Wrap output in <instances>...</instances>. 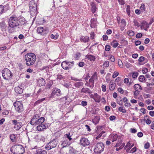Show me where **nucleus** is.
Segmentation results:
<instances>
[{"mask_svg":"<svg viewBox=\"0 0 154 154\" xmlns=\"http://www.w3.org/2000/svg\"><path fill=\"white\" fill-rule=\"evenodd\" d=\"M23 21H21L20 18L17 17L12 16L10 17L8 19V31L9 32L12 33L11 28L15 29L16 27H19L23 24Z\"/></svg>","mask_w":154,"mask_h":154,"instance_id":"f257e3e1","label":"nucleus"},{"mask_svg":"<svg viewBox=\"0 0 154 154\" xmlns=\"http://www.w3.org/2000/svg\"><path fill=\"white\" fill-rule=\"evenodd\" d=\"M24 59L26 65L28 66H30L34 64L36 60V57L34 53H29L25 55Z\"/></svg>","mask_w":154,"mask_h":154,"instance_id":"f03ea898","label":"nucleus"},{"mask_svg":"<svg viewBox=\"0 0 154 154\" xmlns=\"http://www.w3.org/2000/svg\"><path fill=\"white\" fill-rule=\"evenodd\" d=\"M11 151L15 154H23L25 152V149L21 145H15L12 146Z\"/></svg>","mask_w":154,"mask_h":154,"instance_id":"7ed1b4c3","label":"nucleus"},{"mask_svg":"<svg viewBox=\"0 0 154 154\" xmlns=\"http://www.w3.org/2000/svg\"><path fill=\"white\" fill-rule=\"evenodd\" d=\"M2 76L4 79L8 80L12 76V74L10 70L7 68H5L2 71Z\"/></svg>","mask_w":154,"mask_h":154,"instance_id":"20e7f679","label":"nucleus"},{"mask_svg":"<svg viewBox=\"0 0 154 154\" xmlns=\"http://www.w3.org/2000/svg\"><path fill=\"white\" fill-rule=\"evenodd\" d=\"M104 148V145L102 143H97L95 146L94 151L96 153H100L103 151Z\"/></svg>","mask_w":154,"mask_h":154,"instance_id":"39448f33","label":"nucleus"},{"mask_svg":"<svg viewBox=\"0 0 154 154\" xmlns=\"http://www.w3.org/2000/svg\"><path fill=\"white\" fill-rule=\"evenodd\" d=\"M74 63L73 61L69 62L66 60L63 61L61 63V65L63 69L69 70L73 66Z\"/></svg>","mask_w":154,"mask_h":154,"instance_id":"423d86ee","label":"nucleus"},{"mask_svg":"<svg viewBox=\"0 0 154 154\" xmlns=\"http://www.w3.org/2000/svg\"><path fill=\"white\" fill-rule=\"evenodd\" d=\"M15 110L18 112H21L23 110V107L21 102L16 101L14 103Z\"/></svg>","mask_w":154,"mask_h":154,"instance_id":"0eeeda50","label":"nucleus"},{"mask_svg":"<svg viewBox=\"0 0 154 154\" xmlns=\"http://www.w3.org/2000/svg\"><path fill=\"white\" fill-rule=\"evenodd\" d=\"M29 9L30 13L33 14L36 12V4L35 1H31L29 4Z\"/></svg>","mask_w":154,"mask_h":154,"instance_id":"6e6552de","label":"nucleus"},{"mask_svg":"<svg viewBox=\"0 0 154 154\" xmlns=\"http://www.w3.org/2000/svg\"><path fill=\"white\" fill-rule=\"evenodd\" d=\"M57 144V142L55 140H52L47 145L45 149L47 150H50L53 148L55 147Z\"/></svg>","mask_w":154,"mask_h":154,"instance_id":"1a4fd4ad","label":"nucleus"},{"mask_svg":"<svg viewBox=\"0 0 154 154\" xmlns=\"http://www.w3.org/2000/svg\"><path fill=\"white\" fill-rule=\"evenodd\" d=\"M81 145L84 146L89 145L90 143V141L88 138L85 137H82L80 140Z\"/></svg>","mask_w":154,"mask_h":154,"instance_id":"9d476101","label":"nucleus"},{"mask_svg":"<svg viewBox=\"0 0 154 154\" xmlns=\"http://www.w3.org/2000/svg\"><path fill=\"white\" fill-rule=\"evenodd\" d=\"M40 117L38 115H35L33 116L30 121V123L32 125H37L38 118Z\"/></svg>","mask_w":154,"mask_h":154,"instance_id":"9b49d317","label":"nucleus"},{"mask_svg":"<svg viewBox=\"0 0 154 154\" xmlns=\"http://www.w3.org/2000/svg\"><path fill=\"white\" fill-rule=\"evenodd\" d=\"M61 91L60 89L55 88L52 90L51 95L53 96L56 95L57 96H60L61 95Z\"/></svg>","mask_w":154,"mask_h":154,"instance_id":"f8f14e48","label":"nucleus"},{"mask_svg":"<svg viewBox=\"0 0 154 154\" xmlns=\"http://www.w3.org/2000/svg\"><path fill=\"white\" fill-rule=\"evenodd\" d=\"M65 154H74V149L71 147H69L65 149L64 150Z\"/></svg>","mask_w":154,"mask_h":154,"instance_id":"ddd939ff","label":"nucleus"},{"mask_svg":"<svg viewBox=\"0 0 154 154\" xmlns=\"http://www.w3.org/2000/svg\"><path fill=\"white\" fill-rule=\"evenodd\" d=\"M23 90V86H17L16 87L14 88V91L17 94H22Z\"/></svg>","mask_w":154,"mask_h":154,"instance_id":"4468645a","label":"nucleus"},{"mask_svg":"<svg viewBox=\"0 0 154 154\" xmlns=\"http://www.w3.org/2000/svg\"><path fill=\"white\" fill-rule=\"evenodd\" d=\"M1 29L3 32H6L7 29L8 30V26L5 23H2L0 24Z\"/></svg>","mask_w":154,"mask_h":154,"instance_id":"2eb2a0df","label":"nucleus"},{"mask_svg":"<svg viewBox=\"0 0 154 154\" xmlns=\"http://www.w3.org/2000/svg\"><path fill=\"white\" fill-rule=\"evenodd\" d=\"M45 80L43 78L38 79L37 81V85L39 86L45 85Z\"/></svg>","mask_w":154,"mask_h":154,"instance_id":"dca6fc26","label":"nucleus"},{"mask_svg":"<svg viewBox=\"0 0 154 154\" xmlns=\"http://www.w3.org/2000/svg\"><path fill=\"white\" fill-rule=\"evenodd\" d=\"M149 24H148V23L146 22H145L144 23L142 24L140 27L141 29H143L146 31H147L148 30V28H149Z\"/></svg>","mask_w":154,"mask_h":154,"instance_id":"f3484780","label":"nucleus"},{"mask_svg":"<svg viewBox=\"0 0 154 154\" xmlns=\"http://www.w3.org/2000/svg\"><path fill=\"white\" fill-rule=\"evenodd\" d=\"M89 40V37L88 36H82L80 38L81 42H88Z\"/></svg>","mask_w":154,"mask_h":154,"instance_id":"a211bd4d","label":"nucleus"},{"mask_svg":"<svg viewBox=\"0 0 154 154\" xmlns=\"http://www.w3.org/2000/svg\"><path fill=\"white\" fill-rule=\"evenodd\" d=\"M81 92H83L85 93H87L89 94H91L92 93V92L90 89L87 88H83L81 91Z\"/></svg>","mask_w":154,"mask_h":154,"instance_id":"6ab92c4d","label":"nucleus"},{"mask_svg":"<svg viewBox=\"0 0 154 154\" xmlns=\"http://www.w3.org/2000/svg\"><path fill=\"white\" fill-rule=\"evenodd\" d=\"M97 78V73H96V72H94V74L92 76L91 78L89 80V81L90 82L93 84L94 83V80L95 79H96Z\"/></svg>","mask_w":154,"mask_h":154,"instance_id":"aec40b11","label":"nucleus"},{"mask_svg":"<svg viewBox=\"0 0 154 154\" xmlns=\"http://www.w3.org/2000/svg\"><path fill=\"white\" fill-rule=\"evenodd\" d=\"M38 33L41 35H44V28L42 27H39L37 28Z\"/></svg>","mask_w":154,"mask_h":154,"instance_id":"412c9836","label":"nucleus"},{"mask_svg":"<svg viewBox=\"0 0 154 154\" xmlns=\"http://www.w3.org/2000/svg\"><path fill=\"white\" fill-rule=\"evenodd\" d=\"M22 126V123L20 122H18V123H17L15 126H14V128L16 130H19Z\"/></svg>","mask_w":154,"mask_h":154,"instance_id":"4be33fe9","label":"nucleus"},{"mask_svg":"<svg viewBox=\"0 0 154 154\" xmlns=\"http://www.w3.org/2000/svg\"><path fill=\"white\" fill-rule=\"evenodd\" d=\"M86 57L91 61H94L95 60V59L96 58L95 56L91 54H88L86 55Z\"/></svg>","mask_w":154,"mask_h":154,"instance_id":"5701e85b","label":"nucleus"},{"mask_svg":"<svg viewBox=\"0 0 154 154\" xmlns=\"http://www.w3.org/2000/svg\"><path fill=\"white\" fill-rule=\"evenodd\" d=\"M45 119L44 117L38 118L37 125H41L44 122Z\"/></svg>","mask_w":154,"mask_h":154,"instance_id":"b1692460","label":"nucleus"},{"mask_svg":"<svg viewBox=\"0 0 154 154\" xmlns=\"http://www.w3.org/2000/svg\"><path fill=\"white\" fill-rule=\"evenodd\" d=\"M134 89L137 91H140L142 90L140 85L138 84H135L134 86Z\"/></svg>","mask_w":154,"mask_h":154,"instance_id":"393cba45","label":"nucleus"},{"mask_svg":"<svg viewBox=\"0 0 154 154\" xmlns=\"http://www.w3.org/2000/svg\"><path fill=\"white\" fill-rule=\"evenodd\" d=\"M35 154H47V152L45 150H42V149L37 150Z\"/></svg>","mask_w":154,"mask_h":154,"instance_id":"a878e982","label":"nucleus"},{"mask_svg":"<svg viewBox=\"0 0 154 154\" xmlns=\"http://www.w3.org/2000/svg\"><path fill=\"white\" fill-rule=\"evenodd\" d=\"M69 145V143L68 141L67 140H65L63 141L61 145L63 147H64L66 146Z\"/></svg>","mask_w":154,"mask_h":154,"instance_id":"bb28decb","label":"nucleus"},{"mask_svg":"<svg viewBox=\"0 0 154 154\" xmlns=\"http://www.w3.org/2000/svg\"><path fill=\"white\" fill-rule=\"evenodd\" d=\"M83 85V83L82 82H78L75 83L74 84V86L77 87L79 88L80 86H82Z\"/></svg>","mask_w":154,"mask_h":154,"instance_id":"cd10ccee","label":"nucleus"},{"mask_svg":"<svg viewBox=\"0 0 154 154\" xmlns=\"http://www.w3.org/2000/svg\"><path fill=\"white\" fill-rule=\"evenodd\" d=\"M147 59L141 56L139 59L138 61L139 62L141 63L143 61H147Z\"/></svg>","mask_w":154,"mask_h":154,"instance_id":"c85d7f7f","label":"nucleus"},{"mask_svg":"<svg viewBox=\"0 0 154 154\" xmlns=\"http://www.w3.org/2000/svg\"><path fill=\"white\" fill-rule=\"evenodd\" d=\"M116 41H114L111 43V45L114 48H116L118 46L119 44L118 42H116Z\"/></svg>","mask_w":154,"mask_h":154,"instance_id":"c756f323","label":"nucleus"},{"mask_svg":"<svg viewBox=\"0 0 154 154\" xmlns=\"http://www.w3.org/2000/svg\"><path fill=\"white\" fill-rule=\"evenodd\" d=\"M101 96H96L94 99L95 101L97 103H99L100 101Z\"/></svg>","mask_w":154,"mask_h":154,"instance_id":"7c9ffc66","label":"nucleus"},{"mask_svg":"<svg viewBox=\"0 0 154 154\" xmlns=\"http://www.w3.org/2000/svg\"><path fill=\"white\" fill-rule=\"evenodd\" d=\"M15 136L14 134H12L10 135V139L13 142L15 141Z\"/></svg>","mask_w":154,"mask_h":154,"instance_id":"2f4dec72","label":"nucleus"},{"mask_svg":"<svg viewBox=\"0 0 154 154\" xmlns=\"http://www.w3.org/2000/svg\"><path fill=\"white\" fill-rule=\"evenodd\" d=\"M71 135L69 133L65 134V137L68 138L69 141L72 140V139L71 137Z\"/></svg>","mask_w":154,"mask_h":154,"instance_id":"473e14b6","label":"nucleus"},{"mask_svg":"<svg viewBox=\"0 0 154 154\" xmlns=\"http://www.w3.org/2000/svg\"><path fill=\"white\" fill-rule=\"evenodd\" d=\"M96 7L94 4H93L92 5V8H91V11L93 13H94L96 10Z\"/></svg>","mask_w":154,"mask_h":154,"instance_id":"72a5a7b5","label":"nucleus"},{"mask_svg":"<svg viewBox=\"0 0 154 154\" xmlns=\"http://www.w3.org/2000/svg\"><path fill=\"white\" fill-rule=\"evenodd\" d=\"M81 56V54L79 52L76 53L74 55V57L76 60H78Z\"/></svg>","mask_w":154,"mask_h":154,"instance_id":"f704fd0d","label":"nucleus"},{"mask_svg":"<svg viewBox=\"0 0 154 154\" xmlns=\"http://www.w3.org/2000/svg\"><path fill=\"white\" fill-rule=\"evenodd\" d=\"M145 79V77L143 75H140L139 77V81L140 82H143Z\"/></svg>","mask_w":154,"mask_h":154,"instance_id":"c9c22d12","label":"nucleus"},{"mask_svg":"<svg viewBox=\"0 0 154 154\" xmlns=\"http://www.w3.org/2000/svg\"><path fill=\"white\" fill-rule=\"evenodd\" d=\"M145 5L144 4H141V6L140 7V9L142 12H143L145 11Z\"/></svg>","mask_w":154,"mask_h":154,"instance_id":"e433bc0d","label":"nucleus"},{"mask_svg":"<svg viewBox=\"0 0 154 154\" xmlns=\"http://www.w3.org/2000/svg\"><path fill=\"white\" fill-rule=\"evenodd\" d=\"M40 125L42 126V128L43 129V130L44 129H46L48 127V125L47 124H41Z\"/></svg>","mask_w":154,"mask_h":154,"instance_id":"4c0bfd02","label":"nucleus"},{"mask_svg":"<svg viewBox=\"0 0 154 154\" xmlns=\"http://www.w3.org/2000/svg\"><path fill=\"white\" fill-rule=\"evenodd\" d=\"M58 35L57 34H56L55 35H54L53 34H51V38H53L54 39H57V38H58Z\"/></svg>","mask_w":154,"mask_h":154,"instance_id":"58836bf2","label":"nucleus"},{"mask_svg":"<svg viewBox=\"0 0 154 154\" xmlns=\"http://www.w3.org/2000/svg\"><path fill=\"white\" fill-rule=\"evenodd\" d=\"M127 33L130 36H132L134 35V32L132 30H130L127 32Z\"/></svg>","mask_w":154,"mask_h":154,"instance_id":"ea45409f","label":"nucleus"},{"mask_svg":"<svg viewBox=\"0 0 154 154\" xmlns=\"http://www.w3.org/2000/svg\"><path fill=\"white\" fill-rule=\"evenodd\" d=\"M109 63L108 61H105L103 64V67H107L109 66Z\"/></svg>","mask_w":154,"mask_h":154,"instance_id":"a19ab883","label":"nucleus"},{"mask_svg":"<svg viewBox=\"0 0 154 154\" xmlns=\"http://www.w3.org/2000/svg\"><path fill=\"white\" fill-rule=\"evenodd\" d=\"M119 110L120 111L122 112L123 113H125L126 112V111L124 109H123L122 107H120L119 108Z\"/></svg>","mask_w":154,"mask_h":154,"instance_id":"79ce46f5","label":"nucleus"},{"mask_svg":"<svg viewBox=\"0 0 154 154\" xmlns=\"http://www.w3.org/2000/svg\"><path fill=\"white\" fill-rule=\"evenodd\" d=\"M126 11L128 15L130 16V8L129 5H127V6Z\"/></svg>","mask_w":154,"mask_h":154,"instance_id":"37998d69","label":"nucleus"},{"mask_svg":"<svg viewBox=\"0 0 154 154\" xmlns=\"http://www.w3.org/2000/svg\"><path fill=\"white\" fill-rule=\"evenodd\" d=\"M4 11V6L2 5H0V15L2 14Z\"/></svg>","mask_w":154,"mask_h":154,"instance_id":"c03bdc74","label":"nucleus"},{"mask_svg":"<svg viewBox=\"0 0 154 154\" xmlns=\"http://www.w3.org/2000/svg\"><path fill=\"white\" fill-rule=\"evenodd\" d=\"M118 136L116 134L113 135L112 137V141L114 142L116 141L117 139Z\"/></svg>","mask_w":154,"mask_h":154,"instance_id":"a18cd8bd","label":"nucleus"},{"mask_svg":"<svg viewBox=\"0 0 154 154\" xmlns=\"http://www.w3.org/2000/svg\"><path fill=\"white\" fill-rule=\"evenodd\" d=\"M37 129L38 131H43V129L42 128V126L40 125H38L37 127Z\"/></svg>","mask_w":154,"mask_h":154,"instance_id":"49530a36","label":"nucleus"},{"mask_svg":"<svg viewBox=\"0 0 154 154\" xmlns=\"http://www.w3.org/2000/svg\"><path fill=\"white\" fill-rule=\"evenodd\" d=\"M140 91H137L135 90L134 91V97L135 98H136V97L139 94V92Z\"/></svg>","mask_w":154,"mask_h":154,"instance_id":"de8ad7c7","label":"nucleus"},{"mask_svg":"<svg viewBox=\"0 0 154 154\" xmlns=\"http://www.w3.org/2000/svg\"><path fill=\"white\" fill-rule=\"evenodd\" d=\"M81 104L83 106H85L87 105V103L86 101H82L81 102Z\"/></svg>","mask_w":154,"mask_h":154,"instance_id":"09e8293b","label":"nucleus"},{"mask_svg":"<svg viewBox=\"0 0 154 154\" xmlns=\"http://www.w3.org/2000/svg\"><path fill=\"white\" fill-rule=\"evenodd\" d=\"M138 74L137 72H134L133 73L132 75V77L134 78H136L138 76Z\"/></svg>","mask_w":154,"mask_h":154,"instance_id":"8fccbe9b","label":"nucleus"},{"mask_svg":"<svg viewBox=\"0 0 154 154\" xmlns=\"http://www.w3.org/2000/svg\"><path fill=\"white\" fill-rule=\"evenodd\" d=\"M110 46L109 45H106L105 46V50L107 51H108L110 50Z\"/></svg>","mask_w":154,"mask_h":154,"instance_id":"3c124183","label":"nucleus"},{"mask_svg":"<svg viewBox=\"0 0 154 154\" xmlns=\"http://www.w3.org/2000/svg\"><path fill=\"white\" fill-rule=\"evenodd\" d=\"M101 88L103 92H105L106 91V87L105 85H102Z\"/></svg>","mask_w":154,"mask_h":154,"instance_id":"603ef678","label":"nucleus"},{"mask_svg":"<svg viewBox=\"0 0 154 154\" xmlns=\"http://www.w3.org/2000/svg\"><path fill=\"white\" fill-rule=\"evenodd\" d=\"M150 146V144L149 143L147 142L144 145V148L146 149H148Z\"/></svg>","mask_w":154,"mask_h":154,"instance_id":"864d4df0","label":"nucleus"},{"mask_svg":"<svg viewBox=\"0 0 154 154\" xmlns=\"http://www.w3.org/2000/svg\"><path fill=\"white\" fill-rule=\"evenodd\" d=\"M109 59L110 61L112 62H114L115 61V59L114 57L112 55H111L109 57Z\"/></svg>","mask_w":154,"mask_h":154,"instance_id":"5fc2aeb1","label":"nucleus"},{"mask_svg":"<svg viewBox=\"0 0 154 154\" xmlns=\"http://www.w3.org/2000/svg\"><path fill=\"white\" fill-rule=\"evenodd\" d=\"M142 72L143 74H146L148 72V69L146 68H143Z\"/></svg>","mask_w":154,"mask_h":154,"instance_id":"6e6d98bb","label":"nucleus"},{"mask_svg":"<svg viewBox=\"0 0 154 154\" xmlns=\"http://www.w3.org/2000/svg\"><path fill=\"white\" fill-rule=\"evenodd\" d=\"M118 75L119 73L118 72H115L112 75L113 78H116Z\"/></svg>","mask_w":154,"mask_h":154,"instance_id":"4d7b16f0","label":"nucleus"},{"mask_svg":"<svg viewBox=\"0 0 154 154\" xmlns=\"http://www.w3.org/2000/svg\"><path fill=\"white\" fill-rule=\"evenodd\" d=\"M115 88V87L113 84H110L109 86V89L110 90H113Z\"/></svg>","mask_w":154,"mask_h":154,"instance_id":"13d9d810","label":"nucleus"},{"mask_svg":"<svg viewBox=\"0 0 154 154\" xmlns=\"http://www.w3.org/2000/svg\"><path fill=\"white\" fill-rule=\"evenodd\" d=\"M118 90L119 92L120 93L122 94H123V93L124 92V91L121 88H118Z\"/></svg>","mask_w":154,"mask_h":154,"instance_id":"bf43d9fd","label":"nucleus"},{"mask_svg":"<svg viewBox=\"0 0 154 154\" xmlns=\"http://www.w3.org/2000/svg\"><path fill=\"white\" fill-rule=\"evenodd\" d=\"M142 36V34L141 33H138L136 35V37L137 38H140Z\"/></svg>","mask_w":154,"mask_h":154,"instance_id":"052dcab7","label":"nucleus"},{"mask_svg":"<svg viewBox=\"0 0 154 154\" xmlns=\"http://www.w3.org/2000/svg\"><path fill=\"white\" fill-rule=\"evenodd\" d=\"M18 122H17V121L16 120H12V123L14 126L16 125L17 124Z\"/></svg>","mask_w":154,"mask_h":154,"instance_id":"680f3d73","label":"nucleus"},{"mask_svg":"<svg viewBox=\"0 0 154 154\" xmlns=\"http://www.w3.org/2000/svg\"><path fill=\"white\" fill-rule=\"evenodd\" d=\"M9 113V112L7 110H5L2 113V114L3 115H7Z\"/></svg>","mask_w":154,"mask_h":154,"instance_id":"e2e57ef3","label":"nucleus"},{"mask_svg":"<svg viewBox=\"0 0 154 154\" xmlns=\"http://www.w3.org/2000/svg\"><path fill=\"white\" fill-rule=\"evenodd\" d=\"M118 65L120 67H121V68L123 67V63L120 60V61H119Z\"/></svg>","mask_w":154,"mask_h":154,"instance_id":"0e129e2a","label":"nucleus"},{"mask_svg":"<svg viewBox=\"0 0 154 154\" xmlns=\"http://www.w3.org/2000/svg\"><path fill=\"white\" fill-rule=\"evenodd\" d=\"M103 40L104 41H106L108 39V37L106 35H104L103 36Z\"/></svg>","mask_w":154,"mask_h":154,"instance_id":"69168bd1","label":"nucleus"},{"mask_svg":"<svg viewBox=\"0 0 154 154\" xmlns=\"http://www.w3.org/2000/svg\"><path fill=\"white\" fill-rule=\"evenodd\" d=\"M131 64L128 62L125 63V66L128 68L130 67L131 66Z\"/></svg>","mask_w":154,"mask_h":154,"instance_id":"338daca9","label":"nucleus"},{"mask_svg":"<svg viewBox=\"0 0 154 154\" xmlns=\"http://www.w3.org/2000/svg\"><path fill=\"white\" fill-rule=\"evenodd\" d=\"M141 42L140 41L137 40L136 41H135V45L137 46L139 45H140L141 44Z\"/></svg>","mask_w":154,"mask_h":154,"instance_id":"774afa93","label":"nucleus"}]
</instances>
